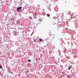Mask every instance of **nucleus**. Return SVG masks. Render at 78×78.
<instances>
[{
  "mask_svg": "<svg viewBox=\"0 0 78 78\" xmlns=\"http://www.w3.org/2000/svg\"><path fill=\"white\" fill-rule=\"evenodd\" d=\"M37 13H35V14H34V16H37Z\"/></svg>",
  "mask_w": 78,
  "mask_h": 78,
  "instance_id": "nucleus-9",
  "label": "nucleus"
},
{
  "mask_svg": "<svg viewBox=\"0 0 78 78\" xmlns=\"http://www.w3.org/2000/svg\"><path fill=\"white\" fill-rule=\"evenodd\" d=\"M34 19H35V18H34Z\"/></svg>",
  "mask_w": 78,
  "mask_h": 78,
  "instance_id": "nucleus-19",
  "label": "nucleus"
},
{
  "mask_svg": "<svg viewBox=\"0 0 78 78\" xmlns=\"http://www.w3.org/2000/svg\"><path fill=\"white\" fill-rule=\"evenodd\" d=\"M46 16H47L48 17H49L50 16V15L49 14H46Z\"/></svg>",
  "mask_w": 78,
  "mask_h": 78,
  "instance_id": "nucleus-4",
  "label": "nucleus"
},
{
  "mask_svg": "<svg viewBox=\"0 0 78 78\" xmlns=\"http://www.w3.org/2000/svg\"><path fill=\"white\" fill-rule=\"evenodd\" d=\"M72 67V66H69V67L68 69H69V70L70 69H71V67Z\"/></svg>",
  "mask_w": 78,
  "mask_h": 78,
  "instance_id": "nucleus-3",
  "label": "nucleus"
},
{
  "mask_svg": "<svg viewBox=\"0 0 78 78\" xmlns=\"http://www.w3.org/2000/svg\"><path fill=\"white\" fill-rule=\"evenodd\" d=\"M28 62H30L31 61V60L28 59Z\"/></svg>",
  "mask_w": 78,
  "mask_h": 78,
  "instance_id": "nucleus-10",
  "label": "nucleus"
},
{
  "mask_svg": "<svg viewBox=\"0 0 78 78\" xmlns=\"http://www.w3.org/2000/svg\"><path fill=\"white\" fill-rule=\"evenodd\" d=\"M31 36H32V34H31Z\"/></svg>",
  "mask_w": 78,
  "mask_h": 78,
  "instance_id": "nucleus-18",
  "label": "nucleus"
},
{
  "mask_svg": "<svg viewBox=\"0 0 78 78\" xmlns=\"http://www.w3.org/2000/svg\"><path fill=\"white\" fill-rule=\"evenodd\" d=\"M3 68V67H2L1 65L0 64V68L1 69Z\"/></svg>",
  "mask_w": 78,
  "mask_h": 78,
  "instance_id": "nucleus-7",
  "label": "nucleus"
},
{
  "mask_svg": "<svg viewBox=\"0 0 78 78\" xmlns=\"http://www.w3.org/2000/svg\"><path fill=\"white\" fill-rule=\"evenodd\" d=\"M13 33H14V34H17V33L16 32V31H13Z\"/></svg>",
  "mask_w": 78,
  "mask_h": 78,
  "instance_id": "nucleus-6",
  "label": "nucleus"
},
{
  "mask_svg": "<svg viewBox=\"0 0 78 78\" xmlns=\"http://www.w3.org/2000/svg\"><path fill=\"white\" fill-rule=\"evenodd\" d=\"M8 76H9V75H7Z\"/></svg>",
  "mask_w": 78,
  "mask_h": 78,
  "instance_id": "nucleus-20",
  "label": "nucleus"
},
{
  "mask_svg": "<svg viewBox=\"0 0 78 78\" xmlns=\"http://www.w3.org/2000/svg\"><path fill=\"white\" fill-rule=\"evenodd\" d=\"M49 39V38H47L46 39V40H48Z\"/></svg>",
  "mask_w": 78,
  "mask_h": 78,
  "instance_id": "nucleus-14",
  "label": "nucleus"
},
{
  "mask_svg": "<svg viewBox=\"0 0 78 78\" xmlns=\"http://www.w3.org/2000/svg\"><path fill=\"white\" fill-rule=\"evenodd\" d=\"M19 21H17L16 22H17V24H18L19 23H19H18V22H19Z\"/></svg>",
  "mask_w": 78,
  "mask_h": 78,
  "instance_id": "nucleus-12",
  "label": "nucleus"
},
{
  "mask_svg": "<svg viewBox=\"0 0 78 78\" xmlns=\"http://www.w3.org/2000/svg\"><path fill=\"white\" fill-rule=\"evenodd\" d=\"M22 8V6L18 7V8H17V11L18 12H21Z\"/></svg>",
  "mask_w": 78,
  "mask_h": 78,
  "instance_id": "nucleus-1",
  "label": "nucleus"
},
{
  "mask_svg": "<svg viewBox=\"0 0 78 78\" xmlns=\"http://www.w3.org/2000/svg\"><path fill=\"white\" fill-rule=\"evenodd\" d=\"M39 41H43V39H42L41 38H39Z\"/></svg>",
  "mask_w": 78,
  "mask_h": 78,
  "instance_id": "nucleus-2",
  "label": "nucleus"
},
{
  "mask_svg": "<svg viewBox=\"0 0 78 78\" xmlns=\"http://www.w3.org/2000/svg\"><path fill=\"white\" fill-rule=\"evenodd\" d=\"M29 18L30 19V20H31L32 19V17L31 16H29Z\"/></svg>",
  "mask_w": 78,
  "mask_h": 78,
  "instance_id": "nucleus-5",
  "label": "nucleus"
},
{
  "mask_svg": "<svg viewBox=\"0 0 78 78\" xmlns=\"http://www.w3.org/2000/svg\"><path fill=\"white\" fill-rule=\"evenodd\" d=\"M10 20H12V21H13L14 20L12 18Z\"/></svg>",
  "mask_w": 78,
  "mask_h": 78,
  "instance_id": "nucleus-11",
  "label": "nucleus"
},
{
  "mask_svg": "<svg viewBox=\"0 0 78 78\" xmlns=\"http://www.w3.org/2000/svg\"><path fill=\"white\" fill-rule=\"evenodd\" d=\"M41 20H42V19H41V20L40 19H39V20L40 21H41Z\"/></svg>",
  "mask_w": 78,
  "mask_h": 78,
  "instance_id": "nucleus-13",
  "label": "nucleus"
},
{
  "mask_svg": "<svg viewBox=\"0 0 78 78\" xmlns=\"http://www.w3.org/2000/svg\"><path fill=\"white\" fill-rule=\"evenodd\" d=\"M38 59H39V60H40V58H38Z\"/></svg>",
  "mask_w": 78,
  "mask_h": 78,
  "instance_id": "nucleus-15",
  "label": "nucleus"
},
{
  "mask_svg": "<svg viewBox=\"0 0 78 78\" xmlns=\"http://www.w3.org/2000/svg\"><path fill=\"white\" fill-rule=\"evenodd\" d=\"M13 66V65H12V66Z\"/></svg>",
  "mask_w": 78,
  "mask_h": 78,
  "instance_id": "nucleus-16",
  "label": "nucleus"
},
{
  "mask_svg": "<svg viewBox=\"0 0 78 78\" xmlns=\"http://www.w3.org/2000/svg\"><path fill=\"white\" fill-rule=\"evenodd\" d=\"M34 42H36V41H37L36 40L34 39Z\"/></svg>",
  "mask_w": 78,
  "mask_h": 78,
  "instance_id": "nucleus-8",
  "label": "nucleus"
},
{
  "mask_svg": "<svg viewBox=\"0 0 78 78\" xmlns=\"http://www.w3.org/2000/svg\"><path fill=\"white\" fill-rule=\"evenodd\" d=\"M33 34V33H32V34Z\"/></svg>",
  "mask_w": 78,
  "mask_h": 78,
  "instance_id": "nucleus-17",
  "label": "nucleus"
}]
</instances>
